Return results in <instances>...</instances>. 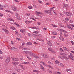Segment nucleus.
<instances>
[{"label": "nucleus", "instance_id": "a878e982", "mask_svg": "<svg viewBox=\"0 0 74 74\" xmlns=\"http://www.w3.org/2000/svg\"><path fill=\"white\" fill-rule=\"evenodd\" d=\"M20 31L21 32H22V33H23V32H24L25 33L24 34L25 35V31H23V30L22 29L20 30Z\"/></svg>", "mask_w": 74, "mask_h": 74}, {"label": "nucleus", "instance_id": "338daca9", "mask_svg": "<svg viewBox=\"0 0 74 74\" xmlns=\"http://www.w3.org/2000/svg\"><path fill=\"white\" fill-rule=\"evenodd\" d=\"M57 74H61V73L59 72V71H58L57 72Z\"/></svg>", "mask_w": 74, "mask_h": 74}, {"label": "nucleus", "instance_id": "4c0bfd02", "mask_svg": "<svg viewBox=\"0 0 74 74\" xmlns=\"http://www.w3.org/2000/svg\"><path fill=\"white\" fill-rule=\"evenodd\" d=\"M66 71H71V69H66Z\"/></svg>", "mask_w": 74, "mask_h": 74}, {"label": "nucleus", "instance_id": "680f3d73", "mask_svg": "<svg viewBox=\"0 0 74 74\" xmlns=\"http://www.w3.org/2000/svg\"><path fill=\"white\" fill-rule=\"evenodd\" d=\"M70 22L71 23H73V21L71 20H70Z\"/></svg>", "mask_w": 74, "mask_h": 74}, {"label": "nucleus", "instance_id": "4d7b16f0", "mask_svg": "<svg viewBox=\"0 0 74 74\" xmlns=\"http://www.w3.org/2000/svg\"><path fill=\"white\" fill-rule=\"evenodd\" d=\"M15 32H16V33H15V34H16H16H18V32H17V31H15Z\"/></svg>", "mask_w": 74, "mask_h": 74}, {"label": "nucleus", "instance_id": "f3484780", "mask_svg": "<svg viewBox=\"0 0 74 74\" xmlns=\"http://www.w3.org/2000/svg\"><path fill=\"white\" fill-rule=\"evenodd\" d=\"M32 34L33 37H35V38H37V37L38 36L37 35L34 34Z\"/></svg>", "mask_w": 74, "mask_h": 74}, {"label": "nucleus", "instance_id": "f704fd0d", "mask_svg": "<svg viewBox=\"0 0 74 74\" xmlns=\"http://www.w3.org/2000/svg\"><path fill=\"white\" fill-rule=\"evenodd\" d=\"M64 37H67V36H68V35L65 34L64 35Z\"/></svg>", "mask_w": 74, "mask_h": 74}, {"label": "nucleus", "instance_id": "6e6552de", "mask_svg": "<svg viewBox=\"0 0 74 74\" xmlns=\"http://www.w3.org/2000/svg\"><path fill=\"white\" fill-rule=\"evenodd\" d=\"M67 27H68L69 29H71V30H74V28H73L71 27H70V26L68 25L67 26Z\"/></svg>", "mask_w": 74, "mask_h": 74}, {"label": "nucleus", "instance_id": "473e14b6", "mask_svg": "<svg viewBox=\"0 0 74 74\" xmlns=\"http://www.w3.org/2000/svg\"><path fill=\"white\" fill-rule=\"evenodd\" d=\"M52 33L53 35H56V32H55V31H53Z\"/></svg>", "mask_w": 74, "mask_h": 74}, {"label": "nucleus", "instance_id": "13d9d810", "mask_svg": "<svg viewBox=\"0 0 74 74\" xmlns=\"http://www.w3.org/2000/svg\"><path fill=\"white\" fill-rule=\"evenodd\" d=\"M14 1L16 2L17 3H19V1H18L17 0H15Z\"/></svg>", "mask_w": 74, "mask_h": 74}, {"label": "nucleus", "instance_id": "c85d7f7f", "mask_svg": "<svg viewBox=\"0 0 74 74\" xmlns=\"http://www.w3.org/2000/svg\"><path fill=\"white\" fill-rule=\"evenodd\" d=\"M65 20L66 21H67V22H68V21H69V18L67 17H66L65 18Z\"/></svg>", "mask_w": 74, "mask_h": 74}, {"label": "nucleus", "instance_id": "c9c22d12", "mask_svg": "<svg viewBox=\"0 0 74 74\" xmlns=\"http://www.w3.org/2000/svg\"><path fill=\"white\" fill-rule=\"evenodd\" d=\"M56 63L57 64H59V62L56 60Z\"/></svg>", "mask_w": 74, "mask_h": 74}, {"label": "nucleus", "instance_id": "69168bd1", "mask_svg": "<svg viewBox=\"0 0 74 74\" xmlns=\"http://www.w3.org/2000/svg\"><path fill=\"white\" fill-rule=\"evenodd\" d=\"M11 44H14V42L12 41H11Z\"/></svg>", "mask_w": 74, "mask_h": 74}, {"label": "nucleus", "instance_id": "09e8293b", "mask_svg": "<svg viewBox=\"0 0 74 74\" xmlns=\"http://www.w3.org/2000/svg\"><path fill=\"white\" fill-rule=\"evenodd\" d=\"M60 14L61 15V16H62L63 17V16H64V15H63V14H62L60 13Z\"/></svg>", "mask_w": 74, "mask_h": 74}, {"label": "nucleus", "instance_id": "7ed1b4c3", "mask_svg": "<svg viewBox=\"0 0 74 74\" xmlns=\"http://www.w3.org/2000/svg\"><path fill=\"white\" fill-rule=\"evenodd\" d=\"M10 58L9 57V56H8L7 57V59L6 60L5 62L7 63H8L9 62H10Z\"/></svg>", "mask_w": 74, "mask_h": 74}, {"label": "nucleus", "instance_id": "bf43d9fd", "mask_svg": "<svg viewBox=\"0 0 74 74\" xmlns=\"http://www.w3.org/2000/svg\"><path fill=\"white\" fill-rule=\"evenodd\" d=\"M11 19L10 18H8L7 19V21H11Z\"/></svg>", "mask_w": 74, "mask_h": 74}, {"label": "nucleus", "instance_id": "7c9ffc66", "mask_svg": "<svg viewBox=\"0 0 74 74\" xmlns=\"http://www.w3.org/2000/svg\"><path fill=\"white\" fill-rule=\"evenodd\" d=\"M34 33H36V34H38V31H34Z\"/></svg>", "mask_w": 74, "mask_h": 74}, {"label": "nucleus", "instance_id": "412c9836", "mask_svg": "<svg viewBox=\"0 0 74 74\" xmlns=\"http://www.w3.org/2000/svg\"><path fill=\"white\" fill-rule=\"evenodd\" d=\"M34 56L35 58V59H38L39 58V57L38 56H36V54H34Z\"/></svg>", "mask_w": 74, "mask_h": 74}, {"label": "nucleus", "instance_id": "79ce46f5", "mask_svg": "<svg viewBox=\"0 0 74 74\" xmlns=\"http://www.w3.org/2000/svg\"><path fill=\"white\" fill-rule=\"evenodd\" d=\"M60 52H62L63 49H62L61 48H60Z\"/></svg>", "mask_w": 74, "mask_h": 74}, {"label": "nucleus", "instance_id": "58836bf2", "mask_svg": "<svg viewBox=\"0 0 74 74\" xmlns=\"http://www.w3.org/2000/svg\"><path fill=\"white\" fill-rule=\"evenodd\" d=\"M14 51H18V49L17 48H15Z\"/></svg>", "mask_w": 74, "mask_h": 74}, {"label": "nucleus", "instance_id": "39448f33", "mask_svg": "<svg viewBox=\"0 0 74 74\" xmlns=\"http://www.w3.org/2000/svg\"><path fill=\"white\" fill-rule=\"evenodd\" d=\"M12 60H13V61H14V62H16V61H19V60L18 58H11Z\"/></svg>", "mask_w": 74, "mask_h": 74}, {"label": "nucleus", "instance_id": "aec40b11", "mask_svg": "<svg viewBox=\"0 0 74 74\" xmlns=\"http://www.w3.org/2000/svg\"><path fill=\"white\" fill-rule=\"evenodd\" d=\"M26 45H33V44H32L31 42H27L26 43Z\"/></svg>", "mask_w": 74, "mask_h": 74}, {"label": "nucleus", "instance_id": "de8ad7c7", "mask_svg": "<svg viewBox=\"0 0 74 74\" xmlns=\"http://www.w3.org/2000/svg\"><path fill=\"white\" fill-rule=\"evenodd\" d=\"M51 38L53 39L55 38V36H52L51 37Z\"/></svg>", "mask_w": 74, "mask_h": 74}, {"label": "nucleus", "instance_id": "c03bdc74", "mask_svg": "<svg viewBox=\"0 0 74 74\" xmlns=\"http://www.w3.org/2000/svg\"><path fill=\"white\" fill-rule=\"evenodd\" d=\"M13 28H14V27H10L11 29H13V30H14L15 29V28L13 29Z\"/></svg>", "mask_w": 74, "mask_h": 74}, {"label": "nucleus", "instance_id": "49530a36", "mask_svg": "<svg viewBox=\"0 0 74 74\" xmlns=\"http://www.w3.org/2000/svg\"><path fill=\"white\" fill-rule=\"evenodd\" d=\"M69 25L70 26H72V27H74V25L73 24H70Z\"/></svg>", "mask_w": 74, "mask_h": 74}, {"label": "nucleus", "instance_id": "f03ea898", "mask_svg": "<svg viewBox=\"0 0 74 74\" xmlns=\"http://www.w3.org/2000/svg\"><path fill=\"white\" fill-rule=\"evenodd\" d=\"M62 32H63V33H67V31H64L63 29H62L61 31L60 32V36H62Z\"/></svg>", "mask_w": 74, "mask_h": 74}, {"label": "nucleus", "instance_id": "b1692460", "mask_svg": "<svg viewBox=\"0 0 74 74\" xmlns=\"http://www.w3.org/2000/svg\"><path fill=\"white\" fill-rule=\"evenodd\" d=\"M15 70L17 72H20V69H16Z\"/></svg>", "mask_w": 74, "mask_h": 74}, {"label": "nucleus", "instance_id": "f257e3e1", "mask_svg": "<svg viewBox=\"0 0 74 74\" xmlns=\"http://www.w3.org/2000/svg\"><path fill=\"white\" fill-rule=\"evenodd\" d=\"M68 58H70V59H71L72 60H73V59H74V57L71 53H70V55L68 56Z\"/></svg>", "mask_w": 74, "mask_h": 74}, {"label": "nucleus", "instance_id": "423d86ee", "mask_svg": "<svg viewBox=\"0 0 74 74\" xmlns=\"http://www.w3.org/2000/svg\"><path fill=\"white\" fill-rule=\"evenodd\" d=\"M59 38L62 41H63L64 40V38L62 36V35H60L59 36Z\"/></svg>", "mask_w": 74, "mask_h": 74}, {"label": "nucleus", "instance_id": "a18cd8bd", "mask_svg": "<svg viewBox=\"0 0 74 74\" xmlns=\"http://www.w3.org/2000/svg\"><path fill=\"white\" fill-rule=\"evenodd\" d=\"M67 48H66V47H63V49H64V50H67Z\"/></svg>", "mask_w": 74, "mask_h": 74}, {"label": "nucleus", "instance_id": "4468645a", "mask_svg": "<svg viewBox=\"0 0 74 74\" xmlns=\"http://www.w3.org/2000/svg\"><path fill=\"white\" fill-rule=\"evenodd\" d=\"M24 47H25V46H21L20 47H19V48L21 49V48H22V49H23H23H26V48H24Z\"/></svg>", "mask_w": 74, "mask_h": 74}, {"label": "nucleus", "instance_id": "2eb2a0df", "mask_svg": "<svg viewBox=\"0 0 74 74\" xmlns=\"http://www.w3.org/2000/svg\"><path fill=\"white\" fill-rule=\"evenodd\" d=\"M46 13H48V14H49V15H52V13H51V12L49 10L46 11Z\"/></svg>", "mask_w": 74, "mask_h": 74}, {"label": "nucleus", "instance_id": "4be33fe9", "mask_svg": "<svg viewBox=\"0 0 74 74\" xmlns=\"http://www.w3.org/2000/svg\"><path fill=\"white\" fill-rule=\"evenodd\" d=\"M37 40H38L39 41H42V42H44V40H43L42 39L37 38Z\"/></svg>", "mask_w": 74, "mask_h": 74}, {"label": "nucleus", "instance_id": "5fc2aeb1", "mask_svg": "<svg viewBox=\"0 0 74 74\" xmlns=\"http://www.w3.org/2000/svg\"><path fill=\"white\" fill-rule=\"evenodd\" d=\"M37 23H38V26H39V25H40V24H41V23H40V22H38Z\"/></svg>", "mask_w": 74, "mask_h": 74}, {"label": "nucleus", "instance_id": "f8f14e48", "mask_svg": "<svg viewBox=\"0 0 74 74\" xmlns=\"http://www.w3.org/2000/svg\"><path fill=\"white\" fill-rule=\"evenodd\" d=\"M62 56L63 58H64L65 59H67V56L66 55V54H64L63 56Z\"/></svg>", "mask_w": 74, "mask_h": 74}, {"label": "nucleus", "instance_id": "e2e57ef3", "mask_svg": "<svg viewBox=\"0 0 74 74\" xmlns=\"http://www.w3.org/2000/svg\"><path fill=\"white\" fill-rule=\"evenodd\" d=\"M0 8H3V5L1 4H0Z\"/></svg>", "mask_w": 74, "mask_h": 74}, {"label": "nucleus", "instance_id": "cd10ccee", "mask_svg": "<svg viewBox=\"0 0 74 74\" xmlns=\"http://www.w3.org/2000/svg\"><path fill=\"white\" fill-rule=\"evenodd\" d=\"M70 13H69V12H67L66 13V15L67 16H69V14H70Z\"/></svg>", "mask_w": 74, "mask_h": 74}, {"label": "nucleus", "instance_id": "864d4df0", "mask_svg": "<svg viewBox=\"0 0 74 74\" xmlns=\"http://www.w3.org/2000/svg\"><path fill=\"white\" fill-rule=\"evenodd\" d=\"M38 14H40V15H42V13L40 12H38Z\"/></svg>", "mask_w": 74, "mask_h": 74}, {"label": "nucleus", "instance_id": "2f4dec72", "mask_svg": "<svg viewBox=\"0 0 74 74\" xmlns=\"http://www.w3.org/2000/svg\"><path fill=\"white\" fill-rule=\"evenodd\" d=\"M28 8L29 9H33V7L32 6H28Z\"/></svg>", "mask_w": 74, "mask_h": 74}, {"label": "nucleus", "instance_id": "0eeeda50", "mask_svg": "<svg viewBox=\"0 0 74 74\" xmlns=\"http://www.w3.org/2000/svg\"><path fill=\"white\" fill-rule=\"evenodd\" d=\"M47 44L49 45L50 47H52V43H51V42L49 41L47 42Z\"/></svg>", "mask_w": 74, "mask_h": 74}, {"label": "nucleus", "instance_id": "1a4fd4ad", "mask_svg": "<svg viewBox=\"0 0 74 74\" xmlns=\"http://www.w3.org/2000/svg\"><path fill=\"white\" fill-rule=\"evenodd\" d=\"M29 55H30V56H34V54L33 53V52H32L29 51Z\"/></svg>", "mask_w": 74, "mask_h": 74}, {"label": "nucleus", "instance_id": "9d476101", "mask_svg": "<svg viewBox=\"0 0 74 74\" xmlns=\"http://www.w3.org/2000/svg\"><path fill=\"white\" fill-rule=\"evenodd\" d=\"M64 5H63V7L64 8H67V6H69V5L67 4H65L64 3L63 4Z\"/></svg>", "mask_w": 74, "mask_h": 74}, {"label": "nucleus", "instance_id": "9b49d317", "mask_svg": "<svg viewBox=\"0 0 74 74\" xmlns=\"http://www.w3.org/2000/svg\"><path fill=\"white\" fill-rule=\"evenodd\" d=\"M2 30H4L5 33H6L7 34H8V33H9V32H8V31L7 30V29L3 28L2 29Z\"/></svg>", "mask_w": 74, "mask_h": 74}, {"label": "nucleus", "instance_id": "20e7f679", "mask_svg": "<svg viewBox=\"0 0 74 74\" xmlns=\"http://www.w3.org/2000/svg\"><path fill=\"white\" fill-rule=\"evenodd\" d=\"M48 50L50 52H51L52 53H55V51L53 50L52 48L49 47L48 49Z\"/></svg>", "mask_w": 74, "mask_h": 74}, {"label": "nucleus", "instance_id": "dca6fc26", "mask_svg": "<svg viewBox=\"0 0 74 74\" xmlns=\"http://www.w3.org/2000/svg\"><path fill=\"white\" fill-rule=\"evenodd\" d=\"M11 8L13 11H16V8L14 6H12L11 7Z\"/></svg>", "mask_w": 74, "mask_h": 74}, {"label": "nucleus", "instance_id": "a211bd4d", "mask_svg": "<svg viewBox=\"0 0 74 74\" xmlns=\"http://www.w3.org/2000/svg\"><path fill=\"white\" fill-rule=\"evenodd\" d=\"M43 57L44 58H48L49 56L47 54H45L43 55Z\"/></svg>", "mask_w": 74, "mask_h": 74}, {"label": "nucleus", "instance_id": "72a5a7b5", "mask_svg": "<svg viewBox=\"0 0 74 74\" xmlns=\"http://www.w3.org/2000/svg\"><path fill=\"white\" fill-rule=\"evenodd\" d=\"M22 64H29V62H23V63H22Z\"/></svg>", "mask_w": 74, "mask_h": 74}, {"label": "nucleus", "instance_id": "5701e85b", "mask_svg": "<svg viewBox=\"0 0 74 74\" xmlns=\"http://www.w3.org/2000/svg\"><path fill=\"white\" fill-rule=\"evenodd\" d=\"M73 16V14H72L70 13V14H69V15L68 16H69V18H71V16Z\"/></svg>", "mask_w": 74, "mask_h": 74}, {"label": "nucleus", "instance_id": "6ab92c4d", "mask_svg": "<svg viewBox=\"0 0 74 74\" xmlns=\"http://www.w3.org/2000/svg\"><path fill=\"white\" fill-rule=\"evenodd\" d=\"M16 18L17 19H18L19 20L20 19V18L19 17V15L18 14H17L16 15Z\"/></svg>", "mask_w": 74, "mask_h": 74}, {"label": "nucleus", "instance_id": "8fccbe9b", "mask_svg": "<svg viewBox=\"0 0 74 74\" xmlns=\"http://www.w3.org/2000/svg\"><path fill=\"white\" fill-rule=\"evenodd\" d=\"M30 52V51H26V54H29V53Z\"/></svg>", "mask_w": 74, "mask_h": 74}, {"label": "nucleus", "instance_id": "774afa93", "mask_svg": "<svg viewBox=\"0 0 74 74\" xmlns=\"http://www.w3.org/2000/svg\"><path fill=\"white\" fill-rule=\"evenodd\" d=\"M5 11H6V12H10V11H9L8 10H5Z\"/></svg>", "mask_w": 74, "mask_h": 74}, {"label": "nucleus", "instance_id": "e433bc0d", "mask_svg": "<svg viewBox=\"0 0 74 74\" xmlns=\"http://www.w3.org/2000/svg\"><path fill=\"white\" fill-rule=\"evenodd\" d=\"M71 43H72V44L73 45H74V42H73V41H71Z\"/></svg>", "mask_w": 74, "mask_h": 74}, {"label": "nucleus", "instance_id": "393cba45", "mask_svg": "<svg viewBox=\"0 0 74 74\" xmlns=\"http://www.w3.org/2000/svg\"><path fill=\"white\" fill-rule=\"evenodd\" d=\"M33 72H36V73H39L40 72V71H37L36 70H33Z\"/></svg>", "mask_w": 74, "mask_h": 74}, {"label": "nucleus", "instance_id": "052dcab7", "mask_svg": "<svg viewBox=\"0 0 74 74\" xmlns=\"http://www.w3.org/2000/svg\"><path fill=\"white\" fill-rule=\"evenodd\" d=\"M64 53H60V55H62V56H63L64 55Z\"/></svg>", "mask_w": 74, "mask_h": 74}, {"label": "nucleus", "instance_id": "ddd939ff", "mask_svg": "<svg viewBox=\"0 0 74 74\" xmlns=\"http://www.w3.org/2000/svg\"><path fill=\"white\" fill-rule=\"evenodd\" d=\"M25 22L26 23V24L27 25H28V24H29L30 23H31L32 22V21H25Z\"/></svg>", "mask_w": 74, "mask_h": 74}, {"label": "nucleus", "instance_id": "a19ab883", "mask_svg": "<svg viewBox=\"0 0 74 74\" xmlns=\"http://www.w3.org/2000/svg\"><path fill=\"white\" fill-rule=\"evenodd\" d=\"M7 5H5L3 6V7L4 8H6V7H7Z\"/></svg>", "mask_w": 74, "mask_h": 74}, {"label": "nucleus", "instance_id": "37998d69", "mask_svg": "<svg viewBox=\"0 0 74 74\" xmlns=\"http://www.w3.org/2000/svg\"><path fill=\"white\" fill-rule=\"evenodd\" d=\"M15 24V25H17V26H18V27H20V26H19V25L18 24Z\"/></svg>", "mask_w": 74, "mask_h": 74}, {"label": "nucleus", "instance_id": "6e6d98bb", "mask_svg": "<svg viewBox=\"0 0 74 74\" xmlns=\"http://www.w3.org/2000/svg\"><path fill=\"white\" fill-rule=\"evenodd\" d=\"M26 51H23V54H26Z\"/></svg>", "mask_w": 74, "mask_h": 74}, {"label": "nucleus", "instance_id": "bb28decb", "mask_svg": "<svg viewBox=\"0 0 74 74\" xmlns=\"http://www.w3.org/2000/svg\"><path fill=\"white\" fill-rule=\"evenodd\" d=\"M15 48L14 47H12L10 49H11L12 51H13V50H14V49L15 50Z\"/></svg>", "mask_w": 74, "mask_h": 74}, {"label": "nucleus", "instance_id": "ea45409f", "mask_svg": "<svg viewBox=\"0 0 74 74\" xmlns=\"http://www.w3.org/2000/svg\"><path fill=\"white\" fill-rule=\"evenodd\" d=\"M61 27H64V28H66V26H64L63 25H60Z\"/></svg>", "mask_w": 74, "mask_h": 74}, {"label": "nucleus", "instance_id": "3c124183", "mask_svg": "<svg viewBox=\"0 0 74 74\" xmlns=\"http://www.w3.org/2000/svg\"><path fill=\"white\" fill-rule=\"evenodd\" d=\"M28 35L29 37H31V34H30V33H28Z\"/></svg>", "mask_w": 74, "mask_h": 74}, {"label": "nucleus", "instance_id": "0e129e2a", "mask_svg": "<svg viewBox=\"0 0 74 74\" xmlns=\"http://www.w3.org/2000/svg\"><path fill=\"white\" fill-rule=\"evenodd\" d=\"M38 36H41V35L40 34H38Z\"/></svg>", "mask_w": 74, "mask_h": 74}, {"label": "nucleus", "instance_id": "603ef678", "mask_svg": "<svg viewBox=\"0 0 74 74\" xmlns=\"http://www.w3.org/2000/svg\"><path fill=\"white\" fill-rule=\"evenodd\" d=\"M38 14H40V15H42V13L40 12H38Z\"/></svg>", "mask_w": 74, "mask_h": 74}, {"label": "nucleus", "instance_id": "c756f323", "mask_svg": "<svg viewBox=\"0 0 74 74\" xmlns=\"http://www.w3.org/2000/svg\"><path fill=\"white\" fill-rule=\"evenodd\" d=\"M47 71L49 72V73H52V72L50 70L48 69L47 70Z\"/></svg>", "mask_w": 74, "mask_h": 74}]
</instances>
